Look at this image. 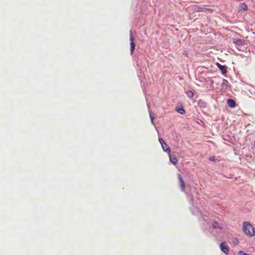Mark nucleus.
<instances>
[{"label":"nucleus","mask_w":255,"mask_h":255,"mask_svg":"<svg viewBox=\"0 0 255 255\" xmlns=\"http://www.w3.org/2000/svg\"><path fill=\"white\" fill-rule=\"evenodd\" d=\"M243 231L249 237H253L255 236V228L250 222L246 221L243 223Z\"/></svg>","instance_id":"1"},{"label":"nucleus","mask_w":255,"mask_h":255,"mask_svg":"<svg viewBox=\"0 0 255 255\" xmlns=\"http://www.w3.org/2000/svg\"><path fill=\"white\" fill-rule=\"evenodd\" d=\"M191 10L194 12L208 11V12H210V13H212L214 11V10L212 8H205V7L199 6L197 5L192 6L191 7Z\"/></svg>","instance_id":"2"},{"label":"nucleus","mask_w":255,"mask_h":255,"mask_svg":"<svg viewBox=\"0 0 255 255\" xmlns=\"http://www.w3.org/2000/svg\"><path fill=\"white\" fill-rule=\"evenodd\" d=\"M158 140L161 145L162 149L165 152H167L168 154H169L170 153L171 150H170V148L169 146H168V145L166 143H165L163 141V140L161 138H159Z\"/></svg>","instance_id":"3"},{"label":"nucleus","mask_w":255,"mask_h":255,"mask_svg":"<svg viewBox=\"0 0 255 255\" xmlns=\"http://www.w3.org/2000/svg\"><path fill=\"white\" fill-rule=\"evenodd\" d=\"M130 36H129V40H130V54L132 55L133 54V51L135 49V44L134 43V37L132 34V32L130 30Z\"/></svg>","instance_id":"4"},{"label":"nucleus","mask_w":255,"mask_h":255,"mask_svg":"<svg viewBox=\"0 0 255 255\" xmlns=\"http://www.w3.org/2000/svg\"><path fill=\"white\" fill-rule=\"evenodd\" d=\"M221 250L225 254L228 255L229 253V247L225 245L224 243H222L220 246Z\"/></svg>","instance_id":"5"},{"label":"nucleus","mask_w":255,"mask_h":255,"mask_svg":"<svg viewBox=\"0 0 255 255\" xmlns=\"http://www.w3.org/2000/svg\"><path fill=\"white\" fill-rule=\"evenodd\" d=\"M178 178L180 181L181 190L182 191L184 192V191H185V185L184 182L180 174L178 175Z\"/></svg>","instance_id":"6"},{"label":"nucleus","mask_w":255,"mask_h":255,"mask_svg":"<svg viewBox=\"0 0 255 255\" xmlns=\"http://www.w3.org/2000/svg\"><path fill=\"white\" fill-rule=\"evenodd\" d=\"M217 65L223 74H225L227 73V67L226 66L222 65L218 63L217 64Z\"/></svg>","instance_id":"7"},{"label":"nucleus","mask_w":255,"mask_h":255,"mask_svg":"<svg viewBox=\"0 0 255 255\" xmlns=\"http://www.w3.org/2000/svg\"><path fill=\"white\" fill-rule=\"evenodd\" d=\"M228 105L232 108H235L236 106V102L232 99H228L227 101Z\"/></svg>","instance_id":"8"},{"label":"nucleus","mask_w":255,"mask_h":255,"mask_svg":"<svg viewBox=\"0 0 255 255\" xmlns=\"http://www.w3.org/2000/svg\"><path fill=\"white\" fill-rule=\"evenodd\" d=\"M168 156H169L170 162L174 165L176 164L178 162V160H177V158L175 156H172L170 154V153L169 154H168Z\"/></svg>","instance_id":"9"},{"label":"nucleus","mask_w":255,"mask_h":255,"mask_svg":"<svg viewBox=\"0 0 255 255\" xmlns=\"http://www.w3.org/2000/svg\"><path fill=\"white\" fill-rule=\"evenodd\" d=\"M212 227L214 229H222V227L221 225L217 222H214L213 223Z\"/></svg>","instance_id":"10"},{"label":"nucleus","mask_w":255,"mask_h":255,"mask_svg":"<svg viewBox=\"0 0 255 255\" xmlns=\"http://www.w3.org/2000/svg\"><path fill=\"white\" fill-rule=\"evenodd\" d=\"M233 42L236 45H243L244 43V40L241 39H234Z\"/></svg>","instance_id":"11"},{"label":"nucleus","mask_w":255,"mask_h":255,"mask_svg":"<svg viewBox=\"0 0 255 255\" xmlns=\"http://www.w3.org/2000/svg\"><path fill=\"white\" fill-rule=\"evenodd\" d=\"M240 7L243 10V11H246L248 8L247 5L244 3L240 4Z\"/></svg>","instance_id":"12"},{"label":"nucleus","mask_w":255,"mask_h":255,"mask_svg":"<svg viewBox=\"0 0 255 255\" xmlns=\"http://www.w3.org/2000/svg\"><path fill=\"white\" fill-rule=\"evenodd\" d=\"M186 95L189 98H192L194 94L192 91L189 90L186 92Z\"/></svg>","instance_id":"13"},{"label":"nucleus","mask_w":255,"mask_h":255,"mask_svg":"<svg viewBox=\"0 0 255 255\" xmlns=\"http://www.w3.org/2000/svg\"><path fill=\"white\" fill-rule=\"evenodd\" d=\"M149 117H150V118L151 120V122L152 124L153 125L154 124L153 120L154 119V117L153 114L151 112H149Z\"/></svg>","instance_id":"14"},{"label":"nucleus","mask_w":255,"mask_h":255,"mask_svg":"<svg viewBox=\"0 0 255 255\" xmlns=\"http://www.w3.org/2000/svg\"><path fill=\"white\" fill-rule=\"evenodd\" d=\"M177 111L180 114H183L185 113V110L182 108H179V109L177 110Z\"/></svg>","instance_id":"15"},{"label":"nucleus","mask_w":255,"mask_h":255,"mask_svg":"<svg viewBox=\"0 0 255 255\" xmlns=\"http://www.w3.org/2000/svg\"><path fill=\"white\" fill-rule=\"evenodd\" d=\"M209 159L210 161H214L215 160L214 157H211L209 158Z\"/></svg>","instance_id":"16"},{"label":"nucleus","mask_w":255,"mask_h":255,"mask_svg":"<svg viewBox=\"0 0 255 255\" xmlns=\"http://www.w3.org/2000/svg\"><path fill=\"white\" fill-rule=\"evenodd\" d=\"M238 241L237 240L236 241H235V242H234V244H236V243H238Z\"/></svg>","instance_id":"17"},{"label":"nucleus","mask_w":255,"mask_h":255,"mask_svg":"<svg viewBox=\"0 0 255 255\" xmlns=\"http://www.w3.org/2000/svg\"><path fill=\"white\" fill-rule=\"evenodd\" d=\"M238 241L237 240L236 241H235V242H234V244H236V243H238Z\"/></svg>","instance_id":"18"},{"label":"nucleus","mask_w":255,"mask_h":255,"mask_svg":"<svg viewBox=\"0 0 255 255\" xmlns=\"http://www.w3.org/2000/svg\"><path fill=\"white\" fill-rule=\"evenodd\" d=\"M238 241L237 240L236 241H235V242H234V244H236V243H238Z\"/></svg>","instance_id":"19"}]
</instances>
